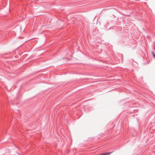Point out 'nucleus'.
<instances>
[{
	"mask_svg": "<svg viewBox=\"0 0 155 155\" xmlns=\"http://www.w3.org/2000/svg\"><path fill=\"white\" fill-rule=\"evenodd\" d=\"M151 54L153 55L154 58H155V54H154V53L153 51H151Z\"/></svg>",
	"mask_w": 155,
	"mask_h": 155,
	"instance_id": "nucleus-1",
	"label": "nucleus"
}]
</instances>
